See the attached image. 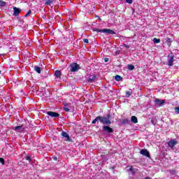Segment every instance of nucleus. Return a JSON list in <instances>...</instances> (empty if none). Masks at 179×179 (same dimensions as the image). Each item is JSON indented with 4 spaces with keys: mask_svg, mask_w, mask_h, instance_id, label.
<instances>
[{
    "mask_svg": "<svg viewBox=\"0 0 179 179\" xmlns=\"http://www.w3.org/2000/svg\"><path fill=\"white\" fill-rule=\"evenodd\" d=\"M80 69V66L78 63H72L70 65V71L71 72H78Z\"/></svg>",
    "mask_w": 179,
    "mask_h": 179,
    "instance_id": "obj_3",
    "label": "nucleus"
},
{
    "mask_svg": "<svg viewBox=\"0 0 179 179\" xmlns=\"http://www.w3.org/2000/svg\"><path fill=\"white\" fill-rule=\"evenodd\" d=\"M34 71L37 72V73H41V68L38 66H34Z\"/></svg>",
    "mask_w": 179,
    "mask_h": 179,
    "instance_id": "obj_17",
    "label": "nucleus"
},
{
    "mask_svg": "<svg viewBox=\"0 0 179 179\" xmlns=\"http://www.w3.org/2000/svg\"><path fill=\"white\" fill-rule=\"evenodd\" d=\"M0 163H1V164H5V159L2 157L0 158Z\"/></svg>",
    "mask_w": 179,
    "mask_h": 179,
    "instance_id": "obj_27",
    "label": "nucleus"
},
{
    "mask_svg": "<svg viewBox=\"0 0 179 179\" xmlns=\"http://www.w3.org/2000/svg\"><path fill=\"white\" fill-rule=\"evenodd\" d=\"M155 106H158V107H162L166 104V101L164 99H155Z\"/></svg>",
    "mask_w": 179,
    "mask_h": 179,
    "instance_id": "obj_5",
    "label": "nucleus"
},
{
    "mask_svg": "<svg viewBox=\"0 0 179 179\" xmlns=\"http://www.w3.org/2000/svg\"><path fill=\"white\" fill-rule=\"evenodd\" d=\"M140 154L143 156H145V157H150V153L147 149H142L140 150Z\"/></svg>",
    "mask_w": 179,
    "mask_h": 179,
    "instance_id": "obj_10",
    "label": "nucleus"
},
{
    "mask_svg": "<svg viewBox=\"0 0 179 179\" xmlns=\"http://www.w3.org/2000/svg\"><path fill=\"white\" fill-rule=\"evenodd\" d=\"M153 41H154L155 44H159V43H160V39L154 38Z\"/></svg>",
    "mask_w": 179,
    "mask_h": 179,
    "instance_id": "obj_23",
    "label": "nucleus"
},
{
    "mask_svg": "<svg viewBox=\"0 0 179 179\" xmlns=\"http://www.w3.org/2000/svg\"><path fill=\"white\" fill-rule=\"evenodd\" d=\"M96 79H97V76L96 74H92L87 78V82H90V83H93V82H94Z\"/></svg>",
    "mask_w": 179,
    "mask_h": 179,
    "instance_id": "obj_9",
    "label": "nucleus"
},
{
    "mask_svg": "<svg viewBox=\"0 0 179 179\" xmlns=\"http://www.w3.org/2000/svg\"><path fill=\"white\" fill-rule=\"evenodd\" d=\"M83 42L85 43L86 44H89V39L87 38H84Z\"/></svg>",
    "mask_w": 179,
    "mask_h": 179,
    "instance_id": "obj_32",
    "label": "nucleus"
},
{
    "mask_svg": "<svg viewBox=\"0 0 179 179\" xmlns=\"http://www.w3.org/2000/svg\"><path fill=\"white\" fill-rule=\"evenodd\" d=\"M102 131L103 132H107L108 134H113V132H114V129L108 126H103Z\"/></svg>",
    "mask_w": 179,
    "mask_h": 179,
    "instance_id": "obj_8",
    "label": "nucleus"
},
{
    "mask_svg": "<svg viewBox=\"0 0 179 179\" xmlns=\"http://www.w3.org/2000/svg\"><path fill=\"white\" fill-rule=\"evenodd\" d=\"M55 160H57V157L55 158Z\"/></svg>",
    "mask_w": 179,
    "mask_h": 179,
    "instance_id": "obj_38",
    "label": "nucleus"
},
{
    "mask_svg": "<svg viewBox=\"0 0 179 179\" xmlns=\"http://www.w3.org/2000/svg\"><path fill=\"white\" fill-rule=\"evenodd\" d=\"M14 131H17V132H23L24 131V128H23V124H22L21 126L15 127Z\"/></svg>",
    "mask_w": 179,
    "mask_h": 179,
    "instance_id": "obj_12",
    "label": "nucleus"
},
{
    "mask_svg": "<svg viewBox=\"0 0 179 179\" xmlns=\"http://www.w3.org/2000/svg\"><path fill=\"white\" fill-rule=\"evenodd\" d=\"M104 61H105V62H108V58H107V57L104 58Z\"/></svg>",
    "mask_w": 179,
    "mask_h": 179,
    "instance_id": "obj_34",
    "label": "nucleus"
},
{
    "mask_svg": "<svg viewBox=\"0 0 179 179\" xmlns=\"http://www.w3.org/2000/svg\"><path fill=\"white\" fill-rule=\"evenodd\" d=\"M120 122L122 125H125L127 124H129V120L127 118L125 119H121Z\"/></svg>",
    "mask_w": 179,
    "mask_h": 179,
    "instance_id": "obj_15",
    "label": "nucleus"
},
{
    "mask_svg": "<svg viewBox=\"0 0 179 179\" xmlns=\"http://www.w3.org/2000/svg\"><path fill=\"white\" fill-rule=\"evenodd\" d=\"M13 10H14L13 16H19V13L22 12V10H20V8H17V7H14Z\"/></svg>",
    "mask_w": 179,
    "mask_h": 179,
    "instance_id": "obj_13",
    "label": "nucleus"
},
{
    "mask_svg": "<svg viewBox=\"0 0 179 179\" xmlns=\"http://www.w3.org/2000/svg\"><path fill=\"white\" fill-rule=\"evenodd\" d=\"M177 143H178V142L173 139L169 141L168 145L169 146V148L173 149L176 146V145H177Z\"/></svg>",
    "mask_w": 179,
    "mask_h": 179,
    "instance_id": "obj_11",
    "label": "nucleus"
},
{
    "mask_svg": "<svg viewBox=\"0 0 179 179\" xmlns=\"http://www.w3.org/2000/svg\"><path fill=\"white\" fill-rule=\"evenodd\" d=\"M127 69H129V71H134V69H135V66L132 64H128Z\"/></svg>",
    "mask_w": 179,
    "mask_h": 179,
    "instance_id": "obj_19",
    "label": "nucleus"
},
{
    "mask_svg": "<svg viewBox=\"0 0 179 179\" xmlns=\"http://www.w3.org/2000/svg\"><path fill=\"white\" fill-rule=\"evenodd\" d=\"M175 113H176V114H179V107L175 108Z\"/></svg>",
    "mask_w": 179,
    "mask_h": 179,
    "instance_id": "obj_29",
    "label": "nucleus"
},
{
    "mask_svg": "<svg viewBox=\"0 0 179 179\" xmlns=\"http://www.w3.org/2000/svg\"><path fill=\"white\" fill-rule=\"evenodd\" d=\"M171 174H176V170H172V171H171Z\"/></svg>",
    "mask_w": 179,
    "mask_h": 179,
    "instance_id": "obj_33",
    "label": "nucleus"
},
{
    "mask_svg": "<svg viewBox=\"0 0 179 179\" xmlns=\"http://www.w3.org/2000/svg\"><path fill=\"white\" fill-rule=\"evenodd\" d=\"M55 75L56 78H58L59 79H60L61 78V75H62V73H61V71L56 70L55 71Z\"/></svg>",
    "mask_w": 179,
    "mask_h": 179,
    "instance_id": "obj_14",
    "label": "nucleus"
},
{
    "mask_svg": "<svg viewBox=\"0 0 179 179\" xmlns=\"http://www.w3.org/2000/svg\"><path fill=\"white\" fill-rule=\"evenodd\" d=\"M166 43H167V45H169V47H171V38H167Z\"/></svg>",
    "mask_w": 179,
    "mask_h": 179,
    "instance_id": "obj_21",
    "label": "nucleus"
},
{
    "mask_svg": "<svg viewBox=\"0 0 179 179\" xmlns=\"http://www.w3.org/2000/svg\"><path fill=\"white\" fill-rule=\"evenodd\" d=\"M145 179H152V178L149 177V176H147V177L145 178Z\"/></svg>",
    "mask_w": 179,
    "mask_h": 179,
    "instance_id": "obj_35",
    "label": "nucleus"
},
{
    "mask_svg": "<svg viewBox=\"0 0 179 179\" xmlns=\"http://www.w3.org/2000/svg\"><path fill=\"white\" fill-rule=\"evenodd\" d=\"M123 47H125V48H127V49L131 48V45H127V44H125V43L123 44Z\"/></svg>",
    "mask_w": 179,
    "mask_h": 179,
    "instance_id": "obj_28",
    "label": "nucleus"
},
{
    "mask_svg": "<svg viewBox=\"0 0 179 179\" xmlns=\"http://www.w3.org/2000/svg\"><path fill=\"white\" fill-rule=\"evenodd\" d=\"M54 3V0H46L45 5H48L49 6H51V3Z\"/></svg>",
    "mask_w": 179,
    "mask_h": 179,
    "instance_id": "obj_20",
    "label": "nucleus"
},
{
    "mask_svg": "<svg viewBox=\"0 0 179 179\" xmlns=\"http://www.w3.org/2000/svg\"><path fill=\"white\" fill-rule=\"evenodd\" d=\"M168 58H169L168 60L169 66H173V65H174V55L173 54H169Z\"/></svg>",
    "mask_w": 179,
    "mask_h": 179,
    "instance_id": "obj_6",
    "label": "nucleus"
},
{
    "mask_svg": "<svg viewBox=\"0 0 179 179\" xmlns=\"http://www.w3.org/2000/svg\"><path fill=\"white\" fill-rule=\"evenodd\" d=\"M129 170H130V171H132L133 169H132V168H130Z\"/></svg>",
    "mask_w": 179,
    "mask_h": 179,
    "instance_id": "obj_36",
    "label": "nucleus"
},
{
    "mask_svg": "<svg viewBox=\"0 0 179 179\" xmlns=\"http://www.w3.org/2000/svg\"><path fill=\"white\" fill-rule=\"evenodd\" d=\"M25 159L28 160L29 163H31V162H33V159H31V157L29 155H27Z\"/></svg>",
    "mask_w": 179,
    "mask_h": 179,
    "instance_id": "obj_22",
    "label": "nucleus"
},
{
    "mask_svg": "<svg viewBox=\"0 0 179 179\" xmlns=\"http://www.w3.org/2000/svg\"><path fill=\"white\" fill-rule=\"evenodd\" d=\"M6 6V2L1 0L0 1V6Z\"/></svg>",
    "mask_w": 179,
    "mask_h": 179,
    "instance_id": "obj_24",
    "label": "nucleus"
},
{
    "mask_svg": "<svg viewBox=\"0 0 179 179\" xmlns=\"http://www.w3.org/2000/svg\"><path fill=\"white\" fill-rule=\"evenodd\" d=\"M97 121H99V122L103 125H111V114L108 113L106 117L97 116L94 120H92V124H96Z\"/></svg>",
    "mask_w": 179,
    "mask_h": 179,
    "instance_id": "obj_1",
    "label": "nucleus"
},
{
    "mask_svg": "<svg viewBox=\"0 0 179 179\" xmlns=\"http://www.w3.org/2000/svg\"><path fill=\"white\" fill-rule=\"evenodd\" d=\"M131 121L133 124H138V117L136 116H131Z\"/></svg>",
    "mask_w": 179,
    "mask_h": 179,
    "instance_id": "obj_16",
    "label": "nucleus"
},
{
    "mask_svg": "<svg viewBox=\"0 0 179 179\" xmlns=\"http://www.w3.org/2000/svg\"><path fill=\"white\" fill-rule=\"evenodd\" d=\"M131 94H132V92H131V91L126 92V96L127 97H130Z\"/></svg>",
    "mask_w": 179,
    "mask_h": 179,
    "instance_id": "obj_25",
    "label": "nucleus"
},
{
    "mask_svg": "<svg viewBox=\"0 0 179 179\" xmlns=\"http://www.w3.org/2000/svg\"><path fill=\"white\" fill-rule=\"evenodd\" d=\"M61 135L62 136H63V138H64V141L66 142H71V143L73 142L72 141V138H71V137L69 136V134L66 133V131H62L61 133Z\"/></svg>",
    "mask_w": 179,
    "mask_h": 179,
    "instance_id": "obj_4",
    "label": "nucleus"
},
{
    "mask_svg": "<svg viewBox=\"0 0 179 179\" xmlns=\"http://www.w3.org/2000/svg\"><path fill=\"white\" fill-rule=\"evenodd\" d=\"M64 110L66 111V113H69L70 111L69 108L66 106L64 107Z\"/></svg>",
    "mask_w": 179,
    "mask_h": 179,
    "instance_id": "obj_26",
    "label": "nucleus"
},
{
    "mask_svg": "<svg viewBox=\"0 0 179 179\" xmlns=\"http://www.w3.org/2000/svg\"><path fill=\"white\" fill-rule=\"evenodd\" d=\"M46 114H48L49 117H51L52 118H57L59 117V113L54 111H48Z\"/></svg>",
    "mask_w": 179,
    "mask_h": 179,
    "instance_id": "obj_7",
    "label": "nucleus"
},
{
    "mask_svg": "<svg viewBox=\"0 0 179 179\" xmlns=\"http://www.w3.org/2000/svg\"><path fill=\"white\" fill-rule=\"evenodd\" d=\"M1 72H2V71L0 70V75H1Z\"/></svg>",
    "mask_w": 179,
    "mask_h": 179,
    "instance_id": "obj_37",
    "label": "nucleus"
},
{
    "mask_svg": "<svg viewBox=\"0 0 179 179\" xmlns=\"http://www.w3.org/2000/svg\"><path fill=\"white\" fill-rule=\"evenodd\" d=\"M30 13H31V10H29L27 13L25 14V17H27V16H29V15H30Z\"/></svg>",
    "mask_w": 179,
    "mask_h": 179,
    "instance_id": "obj_30",
    "label": "nucleus"
},
{
    "mask_svg": "<svg viewBox=\"0 0 179 179\" xmlns=\"http://www.w3.org/2000/svg\"><path fill=\"white\" fill-rule=\"evenodd\" d=\"M93 31H96V33H106V34H115V32L113 29H100L99 28H94Z\"/></svg>",
    "mask_w": 179,
    "mask_h": 179,
    "instance_id": "obj_2",
    "label": "nucleus"
},
{
    "mask_svg": "<svg viewBox=\"0 0 179 179\" xmlns=\"http://www.w3.org/2000/svg\"><path fill=\"white\" fill-rule=\"evenodd\" d=\"M115 80H116V82H121V80H122V78L121 77V76L117 75L115 77Z\"/></svg>",
    "mask_w": 179,
    "mask_h": 179,
    "instance_id": "obj_18",
    "label": "nucleus"
},
{
    "mask_svg": "<svg viewBox=\"0 0 179 179\" xmlns=\"http://www.w3.org/2000/svg\"><path fill=\"white\" fill-rule=\"evenodd\" d=\"M127 3L131 4L134 2V0H126Z\"/></svg>",
    "mask_w": 179,
    "mask_h": 179,
    "instance_id": "obj_31",
    "label": "nucleus"
}]
</instances>
